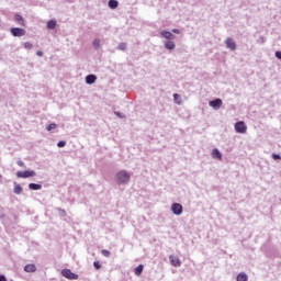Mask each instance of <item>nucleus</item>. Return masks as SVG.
Returning a JSON list of instances; mask_svg holds the SVG:
<instances>
[{
    "mask_svg": "<svg viewBox=\"0 0 281 281\" xmlns=\"http://www.w3.org/2000/svg\"><path fill=\"white\" fill-rule=\"evenodd\" d=\"M272 159L278 160V159H281V157L278 154H272Z\"/></svg>",
    "mask_w": 281,
    "mask_h": 281,
    "instance_id": "nucleus-30",
    "label": "nucleus"
},
{
    "mask_svg": "<svg viewBox=\"0 0 281 281\" xmlns=\"http://www.w3.org/2000/svg\"><path fill=\"white\" fill-rule=\"evenodd\" d=\"M56 128V123H50L47 127L46 131H54Z\"/></svg>",
    "mask_w": 281,
    "mask_h": 281,
    "instance_id": "nucleus-27",
    "label": "nucleus"
},
{
    "mask_svg": "<svg viewBox=\"0 0 281 281\" xmlns=\"http://www.w3.org/2000/svg\"><path fill=\"white\" fill-rule=\"evenodd\" d=\"M25 273H36V265L34 263H27L24 266Z\"/></svg>",
    "mask_w": 281,
    "mask_h": 281,
    "instance_id": "nucleus-7",
    "label": "nucleus"
},
{
    "mask_svg": "<svg viewBox=\"0 0 281 281\" xmlns=\"http://www.w3.org/2000/svg\"><path fill=\"white\" fill-rule=\"evenodd\" d=\"M57 146H58V148H65V146H67V142L60 140L57 143Z\"/></svg>",
    "mask_w": 281,
    "mask_h": 281,
    "instance_id": "nucleus-24",
    "label": "nucleus"
},
{
    "mask_svg": "<svg viewBox=\"0 0 281 281\" xmlns=\"http://www.w3.org/2000/svg\"><path fill=\"white\" fill-rule=\"evenodd\" d=\"M172 32H173V34H179V30H177V29H173Z\"/></svg>",
    "mask_w": 281,
    "mask_h": 281,
    "instance_id": "nucleus-35",
    "label": "nucleus"
},
{
    "mask_svg": "<svg viewBox=\"0 0 281 281\" xmlns=\"http://www.w3.org/2000/svg\"><path fill=\"white\" fill-rule=\"evenodd\" d=\"M169 260L172 265V267H181V260L179 259V257L176 256H169Z\"/></svg>",
    "mask_w": 281,
    "mask_h": 281,
    "instance_id": "nucleus-8",
    "label": "nucleus"
},
{
    "mask_svg": "<svg viewBox=\"0 0 281 281\" xmlns=\"http://www.w3.org/2000/svg\"><path fill=\"white\" fill-rule=\"evenodd\" d=\"M117 5H119L117 0L109 1V8H111L112 10H115V8H117Z\"/></svg>",
    "mask_w": 281,
    "mask_h": 281,
    "instance_id": "nucleus-21",
    "label": "nucleus"
},
{
    "mask_svg": "<svg viewBox=\"0 0 281 281\" xmlns=\"http://www.w3.org/2000/svg\"><path fill=\"white\" fill-rule=\"evenodd\" d=\"M13 192L14 194H21L23 192V188L21 187V184H15Z\"/></svg>",
    "mask_w": 281,
    "mask_h": 281,
    "instance_id": "nucleus-20",
    "label": "nucleus"
},
{
    "mask_svg": "<svg viewBox=\"0 0 281 281\" xmlns=\"http://www.w3.org/2000/svg\"><path fill=\"white\" fill-rule=\"evenodd\" d=\"M143 272H144V265H139L134 269L135 276H142Z\"/></svg>",
    "mask_w": 281,
    "mask_h": 281,
    "instance_id": "nucleus-16",
    "label": "nucleus"
},
{
    "mask_svg": "<svg viewBox=\"0 0 281 281\" xmlns=\"http://www.w3.org/2000/svg\"><path fill=\"white\" fill-rule=\"evenodd\" d=\"M126 43H120L117 49H120L121 52H126Z\"/></svg>",
    "mask_w": 281,
    "mask_h": 281,
    "instance_id": "nucleus-22",
    "label": "nucleus"
},
{
    "mask_svg": "<svg viewBox=\"0 0 281 281\" xmlns=\"http://www.w3.org/2000/svg\"><path fill=\"white\" fill-rule=\"evenodd\" d=\"M160 36H164V38H167L169 41L175 40V35L172 33H170L169 31L160 32Z\"/></svg>",
    "mask_w": 281,
    "mask_h": 281,
    "instance_id": "nucleus-10",
    "label": "nucleus"
},
{
    "mask_svg": "<svg viewBox=\"0 0 281 281\" xmlns=\"http://www.w3.org/2000/svg\"><path fill=\"white\" fill-rule=\"evenodd\" d=\"M235 131L236 133L245 134L247 133V125L245 124V122L239 121L235 124Z\"/></svg>",
    "mask_w": 281,
    "mask_h": 281,
    "instance_id": "nucleus-3",
    "label": "nucleus"
},
{
    "mask_svg": "<svg viewBox=\"0 0 281 281\" xmlns=\"http://www.w3.org/2000/svg\"><path fill=\"white\" fill-rule=\"evenodd\" d=\"M18 166H20L21 168H23V166H25V162L22 161V160H20V161H18Z\"/></svg>",
    "mask_w": 281,
    "mask_h": 281,
    "instance_id": "nucleus-32",
    "label": "nucleus"
},
{
    "mask_svg": "<svg viewBox=\"0 0 281 281\" xmlns=\"http://www.w3.org/2000/svg\"><path fill=\"white\" fill-rule=\"evenodd\" d=\"M95 80H98V77H95V75H88L86 77L87 85H93V82H95Z\"/></svg>",
    "mask_w": 281,
    "mask_h": 281,
    "instance_id": "nucleus-11",
    "label": "nucleus"
},
{
    "mask_svg": "<svg viewBox=\"0 0 281 281\" xmlns=\"http://www.w3.org/2000/svg\"><path fill=\"white\" fill-rule=\"evenodd\" d=\"M236 280H237V281H248V280H249V277L247 276V273L240 272V273L237 274Z\"/></svg>",
    "mask_w": 281,
    "mask_h": 281,
    "instance_id": "nucleus-13",
    "label": "nucleus"
},
{
    "mask_svg": "<svg viewBox=\"0 0 281 281\" xmlns=\"http://www.w3.org/2000/svg\"><path fill=\"white\" fill-rule=\"evenodd\" d=\"M36 173L34 171H19L18 177H34Z\"/></svg>",
    "mask_w": 281,
    "mask_h": 281,
    "instance_id": "nucleus-12",
    "label": "nucleus"
},
{
    "mask_svg": "<svg viewBox=\"0 0 281 281\" xmlns=\"http://www.w3.org/2000/svg\"><path fill=\"white\" fill-rule=\"evenodd\" d=\"M165 47H166V49H175V47H176L175 42H172V41L166 42Z\"/></svg>",
    "mask_w": 281,
    "mask_h": 281,
    "instance_id": "nucleus-18",
    "label": "nucleus"
},
{
    "mask_svg": "<svg viewBox=\"0 0 281 281\" xmlns=\"http://www.w3.org/2000/svg\"><path fill=\"white\" fill-rule=\"evenodd\" d=\"M171 212L176 216H181L183 214V205H181V203H173L171 205Z\"/></svg>",
    "mask_w": 281,
    "mask_h": 281,
    "instance_id": "nucleus-1",
    "label": "nucleus"
},
{
    "mask_svg": "<svg viewBox=\"0 0 281 281\" xmlns=\"http://www.w3.org/2000/svg\"><path fill=\"white\" fill-rule=\"evenodd\" d=\"M47 29L48 30H55L56 29V21L55 20H49L47 22Z\"/></svg>",
    "mask_w": 281,
    "mask_h": 281,
    "instance_id": "nucleus-17",
    "label": "nucleus"
},
{
    "mask_svg": "<svg viewBox=\"0 0 281 281\" xmlns=\"http://www.w3.org/2000/svg\"><path fill=\"white\" fill-rule=\"evenodd\" d=\"M14 19L16 23H19V25H22V27H25V21L23 20V16H21L20 14H15Z\"/></svg>",
    "mask_w": 281,
    "mask_h": 281,
    "instance_id": "nucleus-14",
    "label": "nucleus"
},
{
    "mask_svg": "<svg viewBox=\"0 0 281 281\" xmlns=\"http://www.w3.org/2000/svg\"><path fill=\"white\" fill-rule=\"evenodd\" d=\"M119 177H128V173H126V171H121L119 173Z\"/></svg>",
    "mask_w": 281,
    "mask_h": 281,
    "instance_id": "nucleus-31",
    "label": "nucleus"
},
{
    "mask_svg": "<svg viewBox=\"0 0 281 281\" xmlns=\"http://www.w3.org/2000/svg\"><path fill=\"white\" fill-rule=\"evenodd\" d=\"M37 56H43V52H41V50H37Z\"/></svg>",
    "mask_w": 281,
    "mask_h": 281,
    "instance_id": "nucleus-36",
    "label": "nucleus"
},
{
    "mask_svg": "<svg viewBox=\"0 0 281 281\" xmlns=\"http://www.w3.org/2000/svg\"><path fill=\"white\" fill-rule=\"evenodd\" d=\"M102 256H104L105 258H109V256H111V251L103 249L101 250Z\"/></svg>",
    "mask_w": 281,
    "mask_h": 281,
    "instance_id": "nucleus-25",
    "label": "nucleus"
},
{
    "mask_svg": "<svg viewBox=\"0 0 281 281\" xmlns=\"http://www.w3.org/2000/svg\"><path fill=\"white\" fill-rule=\"evenodd\" d=\"M93 47H95V49H100V40H94L93 41Z\"/></svg>",
    "mask_w": 281,
    "mask_h": 281,
    "instance_id": "nucleus-26",
    "label": "nucleus"
},
{
    "mask_svg": "<svg viewBox=\"0 0 281 281\" xmlns=\"http://www.w3.org/2000/svg\"><path fill=\"white\" fill-rule=\"evenodd\" d=\"M276 56L279 58V60H281V52L280 50L276 52Z\"/></svg>",
    "mask_w": 281,
    "mask_h": 281,
    "instance_id": "nucleus-33",
    "label": "nucleus"
},
{
    "mask_svg": "<svg viewBox=\"0 0 281 281\" xmlns=\"http://www.w3.org/2000/svg\"><path fill=\"white\" fill-rule=\"evenodd\" d=\"M225 43H226V47L228 49H232V52H234L236 49V42H234V40L232 37H227Z\"/></svg>",
    "mask_w": 281,
    "mask_h": 281,
    "instance_id": "nucleus-6",
    "label": "nucleus"
},
{
    "mask_svg": "<svg viewBox=\"0 0 281 281\" xmlns=\"http://www.w3.org/2000/svg\"><path fill=\"white\" fill-rule=\"evenodd\" d=\"M61 276L67 280H78V274L71 272L69 269H63Z\"/></svg>",
    "mask_w": 281,
    "mask_h": 281,
    "instance_id": "nucleus-2",
    "label": "nucleus"
},
{
    "mask_svg": "<svg viewBox=\"0 0 281 281\" xmlns=\"http://www.w3.org/2000/svg\"><path fill=\"white\" fill-rule=\"evenodd\" d=\"M130 178L128 177H119L116 178V183H119V186H122L124 183H128Z\"/></svg>",
    "mask_w": 281,
    "mask_h": 281,
    "instance_id": "nucleus-15",
    "label": "nucleus"
},
{
    "mask_svg": "<svg viewBox=\"0 0 281 281\" xmlns=\"http://www.w3.org/2000/svg\"><path fill=\"white\" fill-rule=\"evenodd\" d=\"M24 47H25V49H32L33 45L30 42H25Z\"/></svg>",
    "mask_w": 281,
    "mask_h": 281,
    "instance_id": "nucleus-29",
    "label": "nucleus"
},
{
    "mask_svg": "<svg viewBox=\"0 0 281 281\" xmlns=\"http://www.w3.org/2000/svg\"><path fill=\"white\" fill-rule=\"evenodd\" d=\"M12 36H25V30L19 27H12L10 30Z\"/></svg>",
    "mask_w": 281,
    "mask_h": 281,
    "instance_id": "nucleus-4",
    "label": "nucleus"
},
{
    "mask_svg": "<svg viewBox=\"0 0 281 281\" xmlns=\"http://www.w3.org/2000/svg\"><path fill=\"white\" fill-rule=\"evenodd\" d=\"M211 155L213 159H218V161L223 160V154H221V151L217 148L213 149Z\"/></svg>",
    "mask_w": 281,
    "mask_h": 281,
    "instance_id": "nucleus-9",
    "label": "nucleus"
},
{
    "mask_svg": "<svg viewBox=\"0 0 281 281\" xmlns=\"http://www.w3.org/2000/svg\"><path fill=\"white\" fill-rule=\"evenodd\" d=\"M29 188H30V190H41V188H43V186H41L38 183H30Z\"/></svg>",
    "mask_w": 281,
    "mask_h": 281,
    "instance_id": "nucleus-19",
    "label": "nucleus"
},
{
    "mask_svg": "<svg viewBox=\"0 0 281 281\" xmlns=\"http://www.w3.org/2000/svg\"><path fill=\"white\" fill-rule=\"evenodd\" d=\"M0 281H8V279L5 278V276L0 274Z\"/></svg>",
    "mask_w": 281,
    "mask_h": 281,
    "instance_id": "nucleus-34",
    "label": "nucleus"
},
{
    "mask_svg": "<svg viewBox=\"0 0 281 281\" xmlns=\"http://www.w3.org/2000/svg\"><path fill=\"white\" fill-rule=\"evenodd\" d=\"M173 100H175L176 104H181V98L179 97L178 93L173 94Z\"/></svg>",
    "mask_w": 281,
    "mask_h": 281,
    "instance_id": "nucleus-23",
    "label": "nucleus"
},
{
    "mask_svg": "<svg viewBox=\"0 0 281 281\" xmlns=\"http://www.w3.org/2000/svg\"><path fill=\"white\" fill-rule=\"evenodd\" d=\"M93 267H94V269H97V270L102 269V265H100V261H94V262H93Z\"/></svg>",
    "mask_w": 281,
    "mask_h": 281,
    "instance_id": "nucleus-28",
    "label": "nucleus"
},
{
    "mask_svg": "<svg viewBox=\"0 0 281 281\" xmlns=\"http://www.w3.org/2000/svg\"><path fill=\"white\" fill-rule=\"evenodd\" d=\"M210 106H212V109L218 110L223 106V100L221 99H215L213 101H210Z\"/></svg>",
    "mask_w": 281,
    "mask_h": 281,
    "instance_id": "nucleus-5",
    "label": "nucleus"
}]
</instances>
